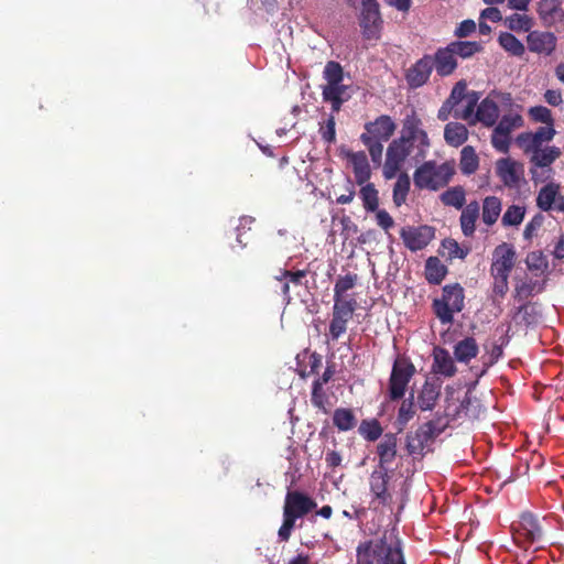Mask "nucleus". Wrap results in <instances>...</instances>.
<instances>
[{
	"label": "nucleus",
	"mask_w": 564,
	"mask_h": 564,
	"mask_svg": "<svg viewBox=\"0 0 564 564\" xmlns=\"http://www.w3.org/2000/svg\"><path fill=\"white\" fill-rule=\"evenodd\" d=\"M468 94L469 93L467 91L466 82L459 80L454 85L446 100H448L451 104H453V106L456 107L462 100H468Z\"/></svg>",
	"instance_id": "nucleus-58"
},
{
	"label": "nucleus",
	"mask_w": 564,
	"mask_h": 564,
	"mask_svg": "<svg viewBox=\"0 0 564 564\" xmlns=\"http://www.w3.org/2000/svg\"><path fill=\"white\" fill-rule=\"evenodd\" d=\"M317 507L314 499L299 490L288 491L283 506V522L278 531L281 541H289L297 519L308 514Z\"/></svg>",
	"instance_id": "nucleus-3"
},
{
	"label": "nucleus",
	"mask_w": 564,
	"mask_h": 564,
	"mask_svg": "<svg viewBox=\"0 0 564 564\" xmlns=\"http://www.w3.org/2000/svg\"><path fill=\"white\" fill-rule=\"evenodd\" d=\"M349 161L352 164L356 183L358 185L367 183L371 176V170L366 153L362 151L351 153Z\"/></svg>",
	"instance_id": "nucleus-31"
},
{
	"label": "nucleus",
	"mask_w": 564,
	"mask_h": 564,
	"mask_svg": "<svg viewBox=\"0 0 564 564\" xmlns=\"http://www.w3.org/2000/svg\"><path fill=\"white\" fill-rule=\"evenodd\" d=\"M464 288L459 283L446 284L442 289L441 297L432 302V311L442 325H451L454 315L465 306Z\"/></svg>",
	"instance_id": "nucleus-4"
},
{
	"label": "nucleus",
	"mask_w": 564,
	"mask_h": 564,
	"mask_svg": "<svg viewBox=\"0 0 564 564\" xmlns=\"http://www.w3.org/2000/svg\"><path fill=\"white\" fill-rule=\"evenodd\" d=\"M400 236L408 249L419 251L424 249L434 239L435 230L427 225L419 227L409 226L401 229Z\"/></svg>",
	"instance_id": "nucleus-10"
},
{
	"label": "nucleus",
	"mask_w": 564,
	"mask_h": 564,
	"mask_svg": "<svg viewBox=\"0 0 564 564\" xmlns=\"http://www.w3.org/2000/svg\"><path fill=\"white\" fill-rule=\"evenodd\" d=\"M527 43L531 52L550 56L556 48L557 39L552 32L535 30L529 32Z\"/></svg>",
	"instance_id": "nucleus-19"
},
{
	"label": "nucleus",
	"mask_w": 564,
	"mask_h": 564,
	"mask_svg": "<svg viewBox=\"0 0 564 564\" xmlns=\"http://www.w3.org/2000/svg\"><path fill=\"white\" fill-rule=\"evenodd\" d=\"M432 57L433 67L441 77L452 75L458 66L456 56L448 44L445 47L437 48Z\"/></svg>",
	"instance_id": "nucleus-23"
},
{
	"label": "nucleus",
	"mask_w": 564,
	"mask_h": 564,
	"mask_svg": "<svg viewBox=\"0 0 564 564\" xmlns=\"http://www.w3.org/2000/svg\"><path fill=\"white\" fill-rule=\"evenodd\" d=\"M360 140L368 149L372 162L380 163L381 159H382V152H383V144H382L383 142L382 141H373L368 137H360Z\"/></svg>",
	"instance_id": "nucleus-56"
},
{
	"label": "nucleus",
	"mask_w": 564,
	"mask_h": 564,
	"mask_svg": "<svg viewBox=\"0 0 564 564\" xmlns=\"http://www.w3.org/2000/svg\"><path fill=\"white\" fill-rule=\"evenodd\" d=\"M555 135L553 127H539L535 132H523L517 138L520 147L523 148L525 153L530 149L542 148L544 143L550 142Z\"/></svg>",
	"instance_id": "nucleus-21"
},
{
	"label": "nucleus",
	"mask_w": 564,
	"mask_h": 564,
	"mask_svg": "<svg viewBox=\"0 0 564 564\" xmlns=\"http://www.w3.org/2000/svg\"><path fill=\"white\" fill-rule=\"evenodd\" d=\"M530 169L531 180L534 184L544 183L552 177L553 169L551 165L561 156V150L557 147H542L530 149Z\"/></svg>",
	"instance_id": "nucleus-5"
},
{
	"label": "nucleus",
	"mask_w": 564,
	"mask_h": 564,
	"mask_svg": "<svg viewBox=\"0 0 564 564\" xmlns=\"http://www.w3.org/2000/svg\"><path fill=\"white\" fill-rule=\"evenodd\" d=\"M516 264V250L512 245L502 242L498 245L492 252V262L490 274L510 275Z\"/></svg>",
	"instance_id": "nucleus-12"
},
{
	"label": "nucleus",
	"mask_w": 564,
	"mask_h": 564,
	"mask_svg": "<svg viewBox=\"0 0 564 564\" xmlns=\"http://www.w3.org/2000/svg\"><path fill=\"white\" fill-rule=\"evenodd\" d=\"M391 470L373 469L369 476V490L372 496L373 509L379 507L391 508L393 495L390 490Z\"/></svg>",
	"instance_id": "nucleus-7"
},
{
	"label": "nucleus",
	"mask_w": 564,
	"mask_h": 564,
	"mask_svg": "<svg viewBox=\"0 0 564 564\" xmlns=\"http://www.w3.org/2000/svg\"><path fill=\"white\" fill-rule=\"evenodd\" d=\"M357 280V274L351 273L339 276L334 286V297H345V293L356 285Z\"/></svg>",
	"instance_id": "nucleus-52"
},
{
	"label": "nucleus",
	"mask_w": 564,
	"mask_h": 564,
	"mask_svg": "<svg viewBox=\"0 0 564 564\" xmlns=\"http://www.w3.org/2000/svg\"><path fill=\"white\" fill-rule=\"evenodd\" d=\"M529 113L534 121L544 123L543 127H553L554 124L551 110L544 106L532 107Z\"/></svg>",
	"instance_id": "nucleus-55"
},
{
	"label": "nucleus",
	"mask_w": 564,
	"mask_h": 564,
	"mask_svg": "<svg viewBox=\"0 0 564 564\" xmlns=\"http://www.w3.org/2000/svg\"><path fill=\"white\" fill-rule=\"evenodd\" d=\"M456 173L455 162L446 161L438 164L436 161H426L413 173V183L417 189L436 192L452 181Z\"/></svg>",
	"instance_id": "nucleus-2"
},
{
	"label": "nucleus",
	"mask_w": 564,
	"mask_h": 564,
	"mask_svg": "<svg viewBox=\"0 0 564 564\" xmlns=\"http://www.w3.org/2000/svg\"><path fill=\"white\" fill-rule=\"evenodd\" d=\"M348 319L332 315L329 323V336L332 340H338L347 330Z\"/></svg>",
	"instance_id": "nucleus-57"
},
{
	"label": "nucleus",
	"mask_w": 564,
	"mask_h": 564,
	"mask_svg": "<svg viewBox=\"0 0 564 564\" xmlns=\"http://www.w3.org/2000/svg\"><path fill=\"white\" fill-rule=\"evenodd\" d=\"M479 351L478 344L474 337H465L454 346V357L458 362L468 364Z\"/></svg>",
	"instance_id": "nucleus-32"
},
{
	"label": "nucleus",
	"mask_w": 564,
	"mask_h": 564,
	"mask_svg": "<svg viewBox=\"0 0 564 564\" xmlns=\"http://www.w3.org/2000/svg\"><path fill=\"white\" fill-rule=\"evenodd\" d=\"M410 186H411V181H410L409 175L406 173H401L398 176V180L393 186L392 197H393V203L397 207H400L401 205H403L405 203L409 191H410Z\"/></svg>",
	"instance_id": "nucleus-45"
},
{
	"label": "nucleus",
	"mask_w": 564,
	"mask_h": 564,
	"mask_svg": "<svg viewBox=\"0 0 564 564\" xmlns=\"http://www.w3.org/2000/svg\"><path fill=\"white\" fill-rule=\"evenodd\" d=\"M525 264L530 271H539L540 273H544L549 268L547 259L542 251L528 253Z\"/></svg>",
	"instance_id": "nucleus-50"
},
{
	"label": "nucleus",
	"mask_w": 564,
	"mask_h": 564,
	"mask_svg": "<svg viewBox=\"0 0 564 564\" xmlns=\"http://www.w3.org/2000/svg\"><path fill=\"white\" fill-rule=\"evenodd\" d=\"M502 210V200L497 196H487L482 200L481 206V220L487 226H492L497 223Z\"/></svg>",
	"instance_id": "nucleus-33"
},
{
	"label": "nucleus",
	"mask_w": 564,
	"mask_h": 564,
	"mask_svg": "<svg viewBox=\"0 0 564 564\" xmlns=\"http://www.w3.org/2000/svg\"><path fill=\"white\" fill-rule=\"evenodd\" d=\"M538 13L544 25L564 24V9L558 0H540Z\"/></svg>",
	"instance_id": "nucleus-22"
},
{
	"label": "nucleus",
	"mask_w": 564,
	"mask_h": 564,
	"mask_svg": "<svg viewBox=\"0 0 564 564\" xmlns=\"http://www.w3.org/2000/svg\"><path fill=\"white\" fill-rule=\"evenodd\" d=\"M432 372L446 378H452L456 375L457 367L447 349L442 347L433 349Z\"/></svg>",
	"instance_id": "nucleus-26"
},
{
	"label": "nucleus",
	"mask_w": 564,
	"mask_h": 564,
	"mask_svg": "<svg viewBox=\"0 0 564 564\" xmlns=\"http://www.w3.org/2000/svg\"><path fill=\"white\" fill-rule=\"evenodd\" d=\"M412 145L404 142V139H394L387 149L386 162L383 165V176L387 180L393 178L403 162L411 153Z\"/></svg>",
	"instance_id": "nucleus-9"
},
{
	"label": "nucleus",
	"mask_w": 564,
	"mask_h": 564,
	"mask_svg": "<svg viewBox=\"0 0 564 564\" xmlns=\"http://www.w3.org/2000/svg\"><path fill=\"white\" fill-rule=\"evenodd\" d=\"M544 288V281L533 280L528 276L523 279H517L512 297L517 302L528 301L529 297L542 293Z\"/></svg>",
	"instance_id": "nucleus-27"
},
{
	"label": "nucleus",
	"mask_w": 564,
	"mask_h": 564,
	"mask_svg": "<svg viewBox=\"0 0 564 564\" xmlns=\"http://www.w3.org/2000/svg\"><path fill=\"white\" fill-rule=\"evenodd\" d=\"M347 86L343 83L337 85L326 84L323 87L322 96L325 101L332 104V109L334 112H338L345 102L346 98H344V94L346 93Z\"/></svg>",
	"instance_id": "nucleus-34"
},
{
	"label": "nucleus",
	"mask_w": 564,
	"mask_h": 564,
	"mask_svg": "<svg viewBox=\"0 0 564 564\" xmlns=\"http://www.w3.org/2000/svg\"><path fill=\"white\" fill-rule=\"evenodd\" d=\"M441 394V382L437 379H427L417 395V404L422 411L434 409Z\"/></svg>",
	"instance_id": "nucleus-28"
},
{
	"label": "nucleus",
	"mask_w": 564,
	"mask_h": 564,
	"mask_svg": "<svg viewBox=\"0 0 564 564\" xmlns=\"http://www.w3.org/2000/svg\"><path fill=\"white\" fill-rule=\"evenodd\" d=\"M444 139L452 147H460L468 139V130L463 123L449 122L445 126Z\"/></svg>",
	"instance_id": "nucleus-35"
},
{
	"label": "nucleus",
	"mask_w": 564,
	"mask_h": 564,
	"mask_svg": "<svg viewBox=\"0 0 564 564\" xmlns=\"http://www.w3.org/2000/svg\"><path fill=\"white\" fill-rule=\"evenodd\" d=\"M479 100V94L477 91H469L467 105L465 106L463 111L455 110L454 117L456 119L469 120L475 113V108L477 107Z\"/></svg>",
	"instance_id": "nucleus-53"
},
{
	"label": "nucleus",
	"mask_w": 564,
	"mask_h": 564,
	"mask_svg": "<svg viewBox=\"0 0 564 564\" xmlns=\"http://www.w3.org/2000/svg\"><path fill=\"white\" fill-rule=\"evenodd\" d=\"M491 144L497 151L507 153L510 147V135L497 133L495 128L491 134Z\"/></svg>",
	"instance_id": "nucleus-61"
},
{
	"label": "nucleus",
	"mask_w": 564,
	"mask_h": 564,
	"mask_svg": "<svg viewBox=\"0 0 564 564\" xmlns=\"http://www.w3.org/2000/svg\"><path fill=\"white\" fill-rule=\"evenodd\" d=\"M335 118L330 116L325 126L321 128L322 139L327 143H334L336 141V130H335Z\"/></svg>",
	"instance_id": "nucleus-62"
},
{
	"label": "nucleus",
	"mask_w": 564,
	"mask_h": 564,
	"mask_svg": "<svg viewBox=\"0 0 564 564\" xmlns=\"http://www.w3.org/2000/svg\"><path fill=\"white\" fill-rule=\"evenodd\" d=\"M442 432L434 421L420 425L415 431L406 433L405 449L411 456H424L426 446Z\"/></svg>",
	"instance_id": "nucleus-8"
},
{
	"label": "nucleus",
	"mask_w": 564,
	"mask_h": 564,
	"mask_svg": "<svg viewBox=\"0 0 564 564\" xmlns=\"http://www.w3.org/2000/svg\"><path fill=\"white\" fill-rule=\"evenodd\" d=\"M415 415V405H414V394L413 392L410 394V397L401 403L398 416H397V425L399 429V432H401L405 425L414 417Z\"/></svg>",
	"instance_id": "nucleus-41"
},
{
	"label": "nucleus",
	"mask_w": 564,
	"mask_h": 564,
	"mask_svg": "<svg viewBox=\"0 0 564 564\" xmlns=\"http://www.w3.org/2000/svg\"><path fill=\"white\" fill-rule=\"evenodd\" d=\"M447 268L437 257H430L425 262V279L430 284L438 285L445 279Z\"/></svg>",
	"instance_id": "nucleus-36"
},
{
	"label": "nucleus",
	"mask_w": 564,
	"mask_h": 564,
	"mask_svg": "<svg viewBox=\"0 0 564 564\" xmlns=\"http://www.w3.org/2000/svg\"><path fill=\"white\" fill-rule=\"evenodd\" d=\"M364 208L369 213H375L379 207V196L372 183H367L359 191Z\"/></svg>",
	"instance_id": "nucleus-46"
},
{
	"label": "nucleus",
	"mask_w": 564,
	"mask_h": 564,
	"mask_svg": "<svg viewBox=\"0 0 564 564\" xmlns=\"http://www.w3.org/2000/svg\"><path fill=\"white\" fill-rule=\"evenodd\" d=\"M376 220L377 225L381 227L386 232H388L394 226L393 218L386 209L378 208L376 210Z\"/></svg>",
	"instance_id": "nucleus-63"
},
{
	"label": "nucleus",
	"mask_w": 564,
	"mask_h": 564,
	"mask_svg": "<svg viewBox=\"0 0 564 564\" xmlns=\"http://www.w3.org/2000/svg\"><path fill=\"white\" fill-rule=\"evenodd\" d=\"M516 531L523 536L525 541L534 543L543 536L542 528L536 517L531 512H523L517 524Z\"/></svg>",
	"instance_id": "nucleus-24"
},
{
	"label": "nucleus",
	"mask_w": 564,
	"mask_h": 564,
	"mask_svg": "<svg viewBox=\"0 0 564 564\" xmlns=\"http://www.w3.org/2000/svg\"><path fill=\"white\" fill-rule=\"evenodd\" d=\"M324 78L327 84L337 85L344 79V70L341 65L338 62L329 61L324 68Z\"/></svg>",
	"instance_id": "nucleus-51"
},
{
	"label": "nucleus",
	"mask_w": 564,
	"mask_h": 564,
	"mask_svg": "<svg viewBox=\"0 0 564 564\" xmlns=\"http://www.w3.org/2000/svg\"><path fill=\"white\" fill-rule=\"evenodd\" d=\"M512 313V322L516 326L528 328L536 325L541 319V311L536 302L523 301Z\"/></svg>",
	"instance_id": "nucleus-20"
},
{
	"label": "nucleus",
	"mask_w": 564,
	"mask_h": 564,
	"mask_svg": "<svg viewBox=\"0 0 564 564\" xmlns=\"http://www.w3.org/2000/svg\"><path fill=\"white\" fill-rule=\"evenodd\" d=\"M479 166V159L471 145H466L460 151L459 167L463 174H474Z\"/></svg>",
	"instance_id": "nucleus-38"
},
{
	"label": "nucleus",
	"mask_w": 564,
	"mask_h": 564,
	"mask_svg": "<svg viewBox=\"0 0 564 564\" xmlns=\"http://www.w3.org/2000/svg\"><path fill=\"white\" fill-rule=\"evenodd\" d=\"M448 45L455 56L464 59L471 57L482 50L481 44L476 41H453Z\"/></svg>",
	"instance_id": "nucleus-39"
},
{
	"label": "nucleus",
	"mask_w": 564,
	"mask_h": 564,
	"mask_svg": "<svg viewBox=\"0 0 564 564\" xmlns=\"http://www.w3.org/2000/svg\"><path fill=\"white\" fill-rule=\"evenodd\" d=\"M327 400H328V398L323 389V386H321L319 382H313L312 395H311L312 404L315 408L322 410L324 413H327L328 412V410L326 408Z\"/></svg>",
	"instance_id": "nucleus-54"
},
{
	"label": "nucleus",
	"mask_w": 564,
	"mask_h": 564,
	"mask_svg": "<svg viewBox=\"0 0 564 564\" xmlns=\"http://www.w3.org/2000/svg\"><path fill=\"white\" fill-rule=\"evenodd\" d=\"M522 124L523 119L520 115H505L495 128L497 133L510 135L512 130L522 127Z\"/></svg>",
	"instance_id": "nucleus-49"
},
{
	"label": "nucleus",
	"mask_w": 564,
	"mask_h": 564,
	"mask_svg": "<svg viewBox=\"0 0 564 564\" xmlns=\"http://www.w3.org/2000/svg\"><path fill=\"white\" fill-rule=\"evenodd\" d=\"M499 118V107L490 97H486L477 106L475 119L486 127L496 124Z\"/></svg>",
	"instance_id": "nucleus-29"
},
{
	"label": "nucleus",
	"mask_w": 564,
	"mask_h": 564,
	"mask_svg": "<svg viewBox=\"0 0 564 564\" xmlns=\"http://www.w3.org/2000/svg\"><path fill=\"white\" fill-rule=\"evenodd\" d=\"M356 564H406L394 530H386L377 539L361 541L356 547Z\"/></svg>",
	"instance_id": "nucleus-1"
},
{
	"label": "nucleus",
	"mask_w": 564,
	"mask_h": 564,
	"mask_svg": "<svg viewBox=\"0 0 564 564\" xmlns=\"http://www.w3.org/2000/svg\"><path fill=\"white\" fill-rule=\"evenodd\" d=\"M446 411L447 415L452 416L453 419H477L480 413V403L479 400L474 397L470 391H467L459 405H457L452 411V404H448Z\"/></svg>",
	"instance_id": "nucleus-25"
},
{
	"label": "nucleus",
	"mask_w": 564,
	"mask_h": 564,
	"mask_svg": "<svg viewBox=\"0 0 564 564\" xmlns=\"http://www.w3.org/2000/svg\"><path fill=\"white\" fill-rule=\"evenodd\" d=\"M433 57L423 55L405 73V80L410 88L416 89L425 85L433 72Z\"/></svg>",
	"instance_id": "nucleus-14"
},
{
	"label": "nucleus",
	"mask_w": 564,
	"mask_h": 564,
	"mask_svg": "<svg viewBox=\"0 0 564 564\" xmlns=\"http://www.w3.org/2000/svg\"><path fill=\"white\" fill-rule=\"evenodd\" d=\"M415 372V366L409 358L398 357L394 360L388 382V397L391 401H398L404 397Z\"/></svg>",
	"instance_id": "nucleus-6"
},
{
	"label": "nucleus",
	"mask_w": 564,
	"mask_h": 564,
	"mask_svg": "<svg viewBox=\"0 0 564 564\" xmlns=\"http://www.w3.org/2000/svg\"><path fill=\"white\" fill-rule=\"evenodd\" d=\"M333 424L339 431L347 432L356 426L357 419L351 409L338 408L334 411Z\"/></svg>",
	"instance_id": "nucleus-37"
},
{
	"label": "nucleus",
	"mask_w": 564,
	"mask_h": 564,
	"mask_svg": "<svg viewBox=\"0 0 564 564\" xmlns=\"http://www.w3.org/2000/svg\"><path fill=\"white\" fill-rule=\"evenodd\" d=\"M505 25L514 32H529L532 28V19L527 14L513 13L505 19Z\"/></svg>",
	"instance_id": "nucleus-47"
},
{
	"label": "nucleus",
	"mask_w": 564,
	"mask_h": 564,
	"mask_svg": "<svg viewBox=\"0 0 564 564\" xmlns=\"http://www.w3.org/2000/svg\"><path fill=\"white\" fill-rule=\"evenodd\" d=\"M445 206H452L457 209L463 208L466 202L465 191L462 186H454L445 191L440 196Z\"/></svg>",
	"instance_id": "nucleus-44"
},
{
	"label": "nucleus",
	"mask_w": 564,
	"mask_h": 564,
	"mask_svg": "<svg viewBox=\"0 0 564 564\" xmlns=\"http://www.w3.org/2000/svg\"><path fill=\"white\" fill-rule=\"evenodd\" d=\"M397 129L395 123L388 115H381L375 121L365 124V132L360 137H368L373 141L387 142Z\"/></svg>",
	"instance_id": "nucleus-15"
},
{
	"label": "nucleus",
	"mask_w": 564,
	"mask_h": 564,
	"mask_svg": "<svg viewBox=\"0 0 564 564\" xmlns=\"http://www.w3.org/2000/svg\"><path fill=\"white\" fill-rule=\"evenodd\" d=\"M536 206L543 212L564 213V196L557 183L549 182L538 193Z\"/></svg>",
	"instance_id": "nucleus-13"
},
{
	"label": "nucleus",
	"mask_w": 564,
	"mask_h": 564,
	"mask_svg": "<svg viewBox=\"0 0 564 564\" xmlns=\"http://www.w3.org/2000/svg\"><path fill=\"white\" fill-rule=\"evenodd\" d=\"M308 271L307 270H297V271H291V270H281V274L275 276L278 281L288 280L293 285H302L303 279L306 278Z\"/></svg>",
	"instance_id": "nucleus-59"
},
{
	"label": "nucleus",
	"mask_w": 564,
	"mask_h": 564,
	"mask_svg": "<svg viewBox=\"0 0 564 564\" xmlns=\"http://www.w3.org/2000/svg\"><path fill=\"white\" fill-rule=\"evenodd\" d=\"M491 276L494 279V283H492L494 295L498 296L500 299H503L509 290V284H508L509 275L501 274V276H500L497 274H491Z\"/></svg>",
	"instance_id": "nucleus-60"
},
{
	"label": "nucleus",
	"mask_w": 564,
	"mask_h": 564,
	"mask_svg": "<svg viewBox=\"0 0 564 564\" xmlns=\"http://www.w3.org/2000/svg\"><path fill=\"white\" fill-rule=\"evenodd\" d=\"M376 454L378 456L377 469H389L388 466L398 456V434L386 433L377 444Z\"/></svg>",
	"instance_id": "nucleus-18"
},
{
	"label": "nucleus",
	"mask_w": 564,
	"mask_h": 564,
	"mask_svg": "<svg viewBox=\"0 0 564 564\" xmlns=\"http://www.w3.org/2000/svg\"><path fill=\"white\" fill-rule=\"evenodd\" d=\"M480 205L477 200H473L465 206L460 214V227L466 237L474 236L476 231V221L479 217Z\"/></svg>",
	"instance_id": "nucleus-30"
},
{
	"label": "nucleus",
	"mask_w": 564,
	"mask_h": 564,
	"mask_svg": "<svg viewBox=\"0 0 564 564\" xmlns=\"http://www.w3.org/2000/svg\"><path fill=\"white\" fill-rule=\"evenodd\" d=\"M525 215V208L519 205H511L502 215L501 224L505 227L519 226Z\"/></svg>",
	"instance_id": "nucleus-48"
},
{
	"label": "nucleus",
	"mask_w": 564,
	"mask_h": 564,
	"mask_svg": "<svg viewBox=\"0 0 564 564\" xmlns=\"http://www.w3.org/2000/svg\"><path fill=\"white\" fill-rule=\"evenodd\" d=\"M421 126L422 121L414 112L406 116L403 122L402 134L399 139H404V142L412 147L415 141H419L422 149L430 147L427 133Z\"/></svg>",
	"instance_id": "nucleus-17"
},
{
	"label": "nucleus",
	"mask_w": 564,
	"mask_h": 564,
	"mask_svg": "<svg viewBox=\"0 0 564 564\" xmlns=\"http://www.w3.org/2000/svg\"><path fill=\"white\" fill-rule=\"evenodd\" d=\"M496 174L505 186L516 188L522 177L523 166L510 158L499 159L496 163Z\"/></svg>",
	"instance_id": "nucleus-16"
},
{
	"label": "nucleus",
	"mask_w": 564,
	"mask_h": 564,
	"mask_svg": "<svg viewBox=\"0 0 564 564\" xmlns=\"http://www.w3.org/2000/svg\"><path fill=\"white\" fill-rule=\"evenodd\" d=\"M358 432L366 441L376 442L382 436L383 429L377 419L362 420Z\"/></svg>",
	"instance_id": "nucleus-42"
},
{
	"label": "nucleus",
	"mask_w": 564,
	"mask_h": 564,
	"mask_svg": "<svg viewBox=\"0 0 564 564\" xmlns=\"http://www.w3.org/2000/svg\"><path fill=\"white\" fill-rule=\"evenodd\" d=\"M500 46L513 56H522L525 52L523 43L518 40L512 33L502 32L498 36Z\"/></svg>",
	"instance_id": "nucleus-43"
},
{
	"label": "nucleus",
	"mask_w": 564,
	"mask_h": 564,
	"mask_svg": "<svg viewBox=\"0 0 564 564\" xmlns=\"http://www.w3.org/2000/svg\"><path fill=\"white\" fill-rule=\"evenodd\" d=\"M357 308L355 299L334 297L333 316L350 321Z\"/></svg>",
	"instance_id": "nucleus-40"
},
{
	"label": "nucleus",
	"mask_w": 564,
	"mask_h": 564,
	"mask_svg": "<svg viewBox=\"0 0 564 564\" xmlns=\"http://www.w3.org/2000/svg\"><path fill=\"white\" fill-rule=\"evenodd\" d=\"M360 26L366 39L377 37L382 22L377 0H362Z\"/></svg>",
	"instance_id": "nucleus-11"
},
{
	"label": "nucleus",
	"mask_w": 564,
	"mask_h": 564,
	"mask_svg": "<svg viewBox=\"0 0 564 564\" xmlns=\"http://www.w3.org/2000/svg\"><path fill=\"white\" fill-rule=\"evenodd\" d=\"M476 30V23L473 20H464L455 30V36L462 39L469 36Z\"/></svg>",
	"instance_id": "nucleus-64"
}]
</instances>
